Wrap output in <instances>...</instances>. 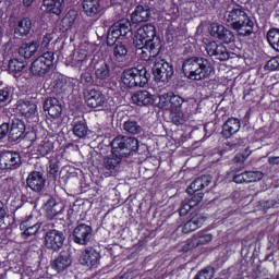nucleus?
Wrapping results in <instances>:
<instances>
[{
	"mask_svg": "<svg viewBox=\"0 0 279 279\" xmlns=\"http://www.w3.org/2000/svg\"><path fill=\"white\" fill-rule=\"evenodd\" d=\"M133 45L136 47L142 60H151L160 53V38L156 37V26L146 24L141 26L133 38Z\"/></svg>",
	"mask_w": 279,
	"mask_h": 279,
	"instance_id": "1",
	"label": "nucleus"
},
{
	"mask_svg": "<svg viewBox=\"0 0 279 279\" xmlns=\"http://www.w3.org/2000/svg\"><path fill=\"white\" fill-rule=\"evenodd\" d=\"M223 19L228 27L238 32L239 36H252L254 34V22L243 8L238 7L225 12Z\"/></svg>",
	"mask_w": 279,
	"mask_h": 279,
	"instance_id": "2",
	"label": "nucleus"
},
{
	"mask_svg": "<svg viewBox=\"0 0 279 279\" xmlns=\"http://www.w3.org/2000/svg\"><path fill=\"white\" fill-rule=\"evenodd\" d=\"M182 69L184 75L187 76L189 80H194L196 82L210 77V73H213L210 61L199 57L186 59L183 62Z\"/></svg>",
	"mask_w": 279,
	"mask_h": 279,
	"instance_id": "3",
	"label": "nucleus"
},
{
	"mask_svg": "<svg viewBox=\"0 0 279 279\" xmlns=\"http://www.w3.org/2000/svg\"><path fill=\"white\" fill-rule=\"evenodd\" d=\"M53 60L54 57L52 51L45 52L31 64V73L43 77V75L49 73L51 66H53Z\"/></svg>",
	"mask_w": 279,
	"mask_h": 279,
	"instance_id": "4",
	"label": "nucleus"
},
{
	"mask_svg": "<svg viewBox=\"0 0 279 279\" xmlns=\"http://www.w3.org/2000/svg\"><path fill=\"white\" fill-rule=\"evenodd\" d=\"M132 32V24L129 20H120L116 22L108 32L107 43L108 45H114L121 36H128Z\"/></svg>",
	"mask_w": 279,
	"mask_h": 279,
	"instance_id": "5",
	"label": "nucleus"
},
{
	"mask_svg": "<svg viewBox=\"0 0 279 279\" xmlns=\"http://www.w3.org/2000/svg\"><path fill=\"white\" fill-rule=\"evenodd\" d=\"M156 82H169L173 77V65L160 59L156 60L153 66Z\"/></svg>",
	"mask_w": 279,
	"mask_h": 279,
	"instance_id": "6",
	"label": "nucleus"
},
{
	"mask_svg": "<svg viewBox=\"0 0 279 279\" xmlns=\"http://www.w3.org/2000/svg\"><path fill=\"white\" fill-rule=\"evenodd\" d=\"M93 239V227L86 223L77 225L73 230V241L77 245H88Z\"/></svg>",
	"mask_w": 279,
	"mask_h": 279,
	"instance_id": "7",
	"label": "nucleus"
},
{
	"mask_svg": "<svg viewBox=\"0 0 279 279\" xmlns=\"http://www.w3.org/2000/svg\"><path fill=\"white\" fill-rule=\"evenodd\" d=\"M64 233L56 229L49 230L45 234V246L47 250H52V252H58L64 245Z\"/></svg>",
	"mask_w": 279,
	"mask_h": 279,
	"instance_id": "8",
	"label": "nucleus"
},
{
	"mask_svg": "<svg viewBox=\"0 0 279 279\" xmlns=\"http://www.w3.org/2000/svg\"><path fill=\"white\" fill-rule=\"evenodd\" d=\"M84 95L85 101L89 108H98V110H101L108 106V99L97 89H87Z\"/></svg>",
	"mask_w": 279,
	"mask_h": 279,
	"instance_id": "9",
	"label": "nucleus"
},
{
	"mask_svg": "<svg viewBox=\"0 0 279 279\" xmlns=\"http://www.w3.org/2000/svg\"><path fill=\"white\" fill-rule=\"evenodd\" d=\"M19 167H21V155L19 153H0V169H19Z\"/></svg>",
	"mask_w": 279,
	"mask_h": 279,
	"instance_id": "10",
	"label": "nucleus"
},
{
	"mask_svg": "<svg viewBox=\"0 0 279 279\" xmlns=\"http://www.w3.org/2000/svg\"><path fill=\"white\" fill-rule=\"evenodd\" d=\"M206 53L210 57H215L217 60L221 62L230 59V53H228V49L223 44H217L216 41H210L205 47Z\"/></svg>",
	"mask_w": 279,
	"mask_h": 279,
	"instance_id": "11",
	"label": "nucleus"
},
{
	"mask_svg": "<svg viewBox=\"0 0 279 279\" xmlns=\"http://www.w3.org/2000/svg\"><path fill=\"white\" fill-rule=\"evenodd\" d=\"M125 60H128V46L123 43L114 44L110 56V64H112V66H121Z\"/></svg>",
	"mask_w": 279,
	"mask_h": 279,
	"instance_id": "12",
	"label": "nucleus"
},
{
	"mask_svg": "<svg viewBox=\"0 0 279 279\" xmlns=\"http://www.w3.org/2000/svg\"><path fill=\"white\" fill-rule=\"evenodd\" d=\"M210 35L214 38H218L226 45H230V43H234V34H232L226 26L221 24H213L210 29Z\"/></svg>",
	"mask_w": 279,
	"mask_h": 279,
	"instance_id": "13",
	"label": "nucleus"
},
{
	"mask_svg": "<svg viewBox=\"0 0 279 279\" xmlns=\"http://www.w3.org/2000/svg\"><path fill=\"white\" fill-rule=\"evenodd\" d=\"M210 241H213V233L198 232L186 241L184 251L189 252V250H195V247H199V245H207Z\"/></svg>",
	"mask_w": 279,
	"mask_h": 279,
	"instance_id": "14",
	"label": "nucleus"
},
{
	"mask_svg": "<svg viewBox=\"0 0 279 279\" xmlns=\"http://www.w3.org/2000/svg\"><path fill=\"white\" fill-rule=\"evenodd\" d=\"M82 8L84 14H86V16H90L92 19L101 16V14H104V7H101V2L99 0H83Z\"/></svg>",
	"mask_w": 279,
	"mask_h": 279,
	"instance_id": "15",
	"label": "nucleus"
},
{
	"mask_svg": "<svg viewBox=\"0 0 279 279\" xmlns=\"http://www.w3.org/2000/svg\"><path fill=\"white\" fill-rule=\"evenodd\" d=\"M68 62L75 69H82L88 64V50L85 47H80L72 56L69 57Z\"/></svg>",
	"mask_w": 279,
	"mask_h": 279,
	"instance_id": "16",
	"label": "nucleus"
},
{
	"mask_svg": "<svg viewBox=\"0 0 279 279\" xmlns=\"http://www.w3.org/2000/svg\"><path fill=\"white\" fill-rule=\"evenodd\" d=\"M26 184L28 189L34 191V193H40L45 189L46 180L43 172L33 171L28 174L26 179Z\"/></svg>",
	"mask_w": 279,
	"mask_h": 279,
	"instance_id": "17",
	"label": "nucleus"
},
{
	"mask_svg": "<svg viewBox=\"0 0 279 279\" xmlns=\"http://www.w3.org/2000/svg\"><path fill=\"white\" fill-rule=\"evenodd\" d=\"M73 264V258H71V254L61 253L52 263V269L57 271V274H62L66 271L68 268Z\"/></svg>",
	"mask_w": 279,
	"mask_h": 279,
	"instance_id": "18",
	"label": "nucleus"
},
{
	"mask_svg": "<svg viewBox=\"0 0 279 279\" xmlns=\"http://www.w3.org/2000/svg\"><path fill=\"white\" fill-rule=\"evenodd\" d=\"M44 110L48 112L52 119H58L62 114V105L57 98H48L44 102Z\"/></svg>",
	"mask_w": 279,
	"mask_h": 279,
	"instance_id": "19",
	"label": "nucleus"
},
{
	"mask_svg": "<svg viewBox=\"0 0 279 279\" xmlns=\"http://www.w3.org/2000/svg\"><path fill=\"white\" fill-rule=\"evenodd\" d=\"M241 130V120L236 118H229L222 125V136L223 138H230L232 134H236Z\"/></svg>",
	"mask_w": 279,
	"mask_h": 279,
	"instance_id": "20",
	"label": "nucleus"
},
{
	"mask_svg": "<svg viewBox=\"0 0 279 279\" xmlns=\"http://www.w3.org/2000/svg\"><path fill=\"white\" fill-rule=\"evenodd\" d=\"M38 47H40L38 40L25 43L20 46L19 53L22 58L29 60V58H33L36 54V51H38Z\"/></svg>",
	"mask_w": 279,
	"mask_h": 279,
	"instance_id": "21",
	"label": "nucleus"
},
{
	"mask_svg": "<svg viewBox=\"0 0 279 279\" xmlns=\"http://www.w3.org/2000/svg\"><path fill=\"white\" fill-rule=\"evenodd\" d=\"M101 255L97 251L86 250L81 257V263L82 265H87V267H97Z\"/></svg>",
	"mask_w": 279,
	"mask_h": 279,
	"instance_id": "22",
	"label": "nucleus"
},
{
	"mask_svg": "<svg viewBox=\"0 0 279 279\" xmlns=\"http://www.w3.org/2000/svg\"><path fill=\"white\" fill-rule=\"evenodd\" d=\"M132 101L136 106H149L154 104V95L147 90L137 92L132 96Z\"/></svg>",
	"mask_w": 279,
	"mask_h": 279,
	"instance_id": "23",
	"label": "nucleus"
},
{
	"mask_svg": "<svg viewBox=\"0 0 279 279\" xmlns=\"http://www.w3.org/2000/svg\"><path fill=\"white\" fill-rule=\"evenodd\" d=\"M17 110L19 112H21V114H23V117L29 119L31 117H34V114H36L38 107L34 101L24 100L20 101V104L17 105Z\"/></svg>",
	"mask_w": 279,
	"mask_h": 279,
	"instance_id": "24",
	"label": "nucleus"
},
{
	"mask_svg": "<svg viewBox=\"0 0 279 279\" xmlns=\"http://www.w3.org/2000/svg\"><path fill=\"white\" fill-rule=\"evenodd\" d=\"M23 134H25V124L21 120H14L9 131L10 141L16 142Z\"/></svg>",
	"mask_w": 279,
	"mask_h": 279,
	"instance_id": "25",
	"label": "nucleus"
},
{
	"mask_svg": "<svg viewBox=\"0 0 279 279\" xmlns=\"http://www.w3.org/2000/svg\"><path fill=\"white\" fill-rule=\"evenodd\" d=\"M151 16V12L149 9H145L143 7H136L135 11L131 15L132 23H145L146 21H149V17Z\"/></svg>",
	"mask_w": 279,
	"mask_h": 279,
	"instance_id": "26",
	"label": "nucleus"
},
{
	"mask_svg": "<svg viewBox=\"0 0 279 279\" xmlns=\"http://www.w3.org/2000/svg\"><path fill=\"white\" fill-rule=\"evenodd\" d=\"M210 177L209 175H203L197 178L195 181H193L190 184V187L187 189V193H198V191H202L203 189H206L210 184Z\"/></svg>",
	"mask_w": 279,
	"mask_h": 279,
	"instance_id": "27",
	"label": "nucleus"
},
{
	"mask_svg": "<svg viewBox=\"0 0 279 279\" xmlns=\"http://www.w3.org/2000/svg\"><path fill=\"white\" fill-rule=\"evenodd\" d=\"M64 0H44V8L46 12L50 14H62V5Z\"/></svg>",
	"mask_w": 279,
	"mask_h": 279,
	"instance_id": "28",
	"label": "nucleus"
},
{
	"mask_svg": "<svg viewBox=\"0 0 279 279\" xmlns=\"http://www.w3.org/2000/svg\"><path fill=\"white\" fill-rule=\"evenodd\" d=\"M95 75L96 80H108V77H110V65H108L106 61L97 63L95 65Z\"/></svg>",
	"mask_w": 279,
	"mask_h": 279,
	"instance_id": "29",
	"label": "nucleus"
},
{
	"mask_svg": "<svg viewBox=\"0 0 279 279\" xmlns=\"http://www.w3.org/2000/svg\"><path fill=\"white\" fill-rule=\"evenodd\" d=\"M136 68L124 70L121 80L126 88H134Z\"/></svg>",
	"mask_w": 279,
	"mask_h": 279,
	"instance_id": "30",
	"label": "nucleus"
},
{
	"mask_svg": "<svg viewBox=\"0 0 279 279\" xmlns=\"http://www.w3.org/2000/svg\"><path fill=\"white\" fill-rule=\"evenodd\" d=\"M73 134L77 138H86L88 134V126L84 120L73 122Z\"/></svg>",
	"mask_w": 279,
	"mask_h": 279,
	"instance_id": "31",
	"label": "nucleus"
},
{
	"mask_svg": "<svg viewBox=\"0 0 279 279\" xmlns=\"http://www.w3.org/2000/svg\"><path fill=\"white\" fill-rule=\"evenodd\" d=\"M29 32H32V20L24 17L17 23L15 34H19V36H28Z\"/></svg>",
	"mask_w": 279,
	"mask_h": 279,
	"instance_id": "32",
	"label": "nucleus"
},
{
	"mask_svg": "<svg viewBox=\"0 0 279 279\" xmlns=\"http://www.w3.org/2000/svg\"><path fill=\"white\" fill-rule=\"evenodd\" d=\"M20 229L23 230L24 236H34L40 230V223H33L29 220L23 221L20 225Z\"/></svg>",
	"mask_w": 279,
	"mask_h": 279,
	"instance_id": "33",
	"label": "nucleus"
},
{
	"mask_svg": "<svg viewBox=\"0 0 279 279\" xmlns=\"http://www.w3.org/2000/svg\"><path fill=\"white\" fill-rule=\"evenodd\" d=\"M135 83H134V88L135 86H140V88H143L148 82L149 77L147 76V69L143 68L141 70L135 68Z\"/></svg>",
	"mask_w": 279,
	"mask_h": 279,
	"instance_id": "34",
	"label": "nucleus"
},
{
	"mask_svg": "<svg viewBox=\"0 0 279 279\" xmlns=\"http://www.w3.org/2000/svg\"><path fill=\"white\" fill-rule=\"evenodd\" d=\"M53 142L49 138H45L37 147V154L39 156H48L53 151Z\"/></svg>",
	"mask_w": 279,
	"mask_h": 279,
	"instance_id": "35",
	"label": "nucleus"
},
{
	"mask_svg": "<svg viewBox=\"0 0 279 279\" xmlns=\"http://www.w3.org/2000/svg\"><path fill=\"white\" fill-rule=\"evenodd\" d=\"M123 130H125L128 134L136 135L143 132V126L135 120H128L123 124Z\"/></svg>",
	"mask_w": 279,
	"mask_h": 279,
	"instance_id": "36",
	"label": "nucleus"
},
{
	"mask_svg": "<svg viewBox=\"0 0 279 279\" xmlns=\"http://www.w3.org/2000/svg\"><path fill=\"white\" fill-rule=\"evenodd\" d=\"M75 19H77V12L73 10L69 11L61 21L62 27H64L65 31L71 29L75 23Z\"/></svg>",
	"mask_w": 279,
	"mask_h": 279,
	"instance_id": "37",
	"label": "nucleus"
},
{
	"mask_svg": "<svg viewBox=\"0 0 279 279\" xmlns=\"http://www.w3.org/2000/svg\"><path fill=\"white\" fill-rule=\"evenodd\" d=\"M267 40L270 47L275 49V51H279V31L278 29H270L267 34Z\"/></svg>",
	"mask_w": 279,
	"mask_h": 279,
	"instance_id": "38",
	"label": "nucleus"
},
{
	"mask_svg": "<svg viewBox=\"0 0 279 279\" xmlns=\"http://www.w3.org/2000/svg\"><path fill=\"white\" fill-rule=\"evenodd\" d=\"M59 206L60 205H58L56 199L50 198V199H48V202L45 205V210H46L48 216L56 217L58 215V213H60Z\"/></svg>",
	"mask_w": 279,
	"mask_h": 279,
	"instance_id": "39",
	"label": "nucleus"
},
{
	"mask_svg": "<svg viewBox=\"0 0 279 279\" xmlns=\"http://www.w3.org/2000/svg\"><path fill=\"white\" fill-rule=\"evenodd\" d=\"M111 149L113 154H118V151H123L125 149V136H117L111 142Z\"/></svg>",
	"mask_w": 279,
	"mask_h": 279,
	"instance_id": "40",
	"label": "nucleus"
},
{
	"mask_svg": "<svg viewBox=\"0 0 279 279\" xmlns=\"http://www.w3.org/2000/svg\"><path fill=\"white\" fill-rule=\"evenodd\" d=\"M124 149L129 154H134L138 149V140L135 137H124Z\"/></svg>",
	"mask_w": 279,
	"mask_h": 279,
	"instance_id": "41",
	"label": "nucleus"
},
{
	"mask_svg": "<svg viewBox=\"0 0 279 279\" xmlns=\"http://www.w3.org/2000/svg\"><path fill=\"white\" fill-rule=\"evenodd\" d=\"M25 69V62L19 61L17 59H11L9 61L10 73H21Z\"/></svg>",
	"mask_w": 279,
	"mask_h": 279,
	"instance_id": "42",
	"label": "nucleus"
},
{
	"mask_svg": "<svg viewBox=\"0 0 279 279\" xmlns=\"http://www.w3.org/2000/svg\"><path fill=\"white\" fill-rule=\"evenodd\" d=\"M170 119L172 120V123H174V125H182V123H184V121H185L184 113L182 112V109L171 110Z\"/></svg>",
	"mask_w": 279,
	"mask_h": 279,
	"instance_id": "43",
	"label": "nucleus"
},
{
	"mask_svg": "<svg viewBox=\"0 0 279 279\" xmlns=\"http://www.w3.org/2000/svg\"><path fill=\"white\" fill-rule=\"evenodd\" d=\"M159 108L162 110H170L171 111V95L170 94H162L159 96Z\"/></svg>",
	"mask_w": 279,
	"mask_h": 279,
	"instance_id": "44",
	"label": "nucleus"
},
{
	"mask_svg": "<svg viewBox=\"0 0 279 279\" xmlns=\"http://www.w3.org/2000/svg\"><path fill=\"white\" fill-rule=\"evenodd\" d=\"M12 101V87L0 89V104H10Z\"/></svg>",
	"mask_w": 279,
	"mask_h": 279,
	"instance_id": "45",
	"label": "nucleus"
},
{
	"mask_svg": "<svg viewBox=\"0 0 279 279\" xmlns=\"http://www.w3.org/2000/svg\"><path fill=\"white\" fill-rule=\"evenodd\" d=\"M182 104L184 99L179 95H171L170 111L171 110H182Z\"/></svg>",
	"mask_w": 279,
	"mask_h": 279,
	"instance_id": "46",
	"label": "nucleus"
},
{
	"mask_svg": "<svg viewBox=\"0 0 279 279\" xmlns=\"http://www.w3.org/2000/svg\"><path fill=\"white\" fill-rule=\"evenodd\" d=\"M214 276H215V269H213V268H205V269H202L194 277V279H213Z\"/></svg>",
	"mask_w": 279,
	"mask_h": 279,
	"instance_id": "47",
	"label": "nucleus"
},
{
	"mask_svg": "<svg viewBox=\"0 0 279 279\" xmlns=\"http://www.w3.org/2000/svg\"><path fill=\"white\" fill-rule=\"evenodd\" d=\"M190 221L192 222L196 230H199V228H202V226H204V223L206 222V217L203 216L202 214H198L192 217Z\"/></svg>",
	"mask_w": 279,
	"mask_h": 279,
	"instance_id": "48",
	"label": "nucleus"
},
{
	"mask_svg": "<svg viewBox=\"0 0 279 279\" xmlns=\"http://www.w3.org/2000/svg\"><path fill=\"white\" fill-rule=\"evenodd\" d=\"M60 171V165L58 161H50L49 167H48V173L50 178L56 180L58 178V172Z\"/></svg>",
	"mask_w": 279,
	"mask_h": 279,
	"instance_id": "49",
	"label": "nucleus"
},
{
	"mask_svg": "<svg viewBox=\"0 0 279 279\" xmlns=\"http://www.w3.org/2000/svg\"><path fill=\"white\" fill-rule=\"evenodd\" d=\"M53 38H56V32L53 31H48L44 35L43 43H41V46L44 47V49H47V47H49V43H51Z\"/></svg>",
	"mask_w": 279,
	"mask_h": 279,
	"instance_id": "50",
	"label": "nucleus"
},
{
	"mask_svg": "<svg viewBox=\"0 0 279 279\" xmlns=\"http://www.w3.org/2000/svg\"><path fill=\"white\" fill-rule=\"evenodd\" d=\"M265 71H277L279 69V58L270 59L264 66Z\"/></svg>",
	"mask_w": 279,
	"mask_h": 279,
	"instance_id": "51",
	"label": "nucleus"
},
{
	"mask_svg": "<svg viewBox=\"0 0 279 279\" xmlns=\"http://www.w3.org/2000/svg\"><path fill=\"white\" fill-rule=\"evenodd\" d=\"M119 161L116 158L108 157L107 159H105V168L108 169V171L117 169Z\"/></svg>",
	"mask_w": 279,
	"mask_h": 279,
	"instance_id": "52",
	"label": "nucleus"
},
{
	"mask_svg": "<svg viewBox=\"0 0 279 279\" xmlns=\"http://www.w3.org/2000/svg\"><path fill=\"white\" fill-rule=\"evenodd\" d=\"M248 182H258L263 178V172L260 171H248Z\"/></svg>",
	"mask_w": 279,
	"mask_h": 279,
	"instance_id": "53",
	"label": "nucleus"
},
{
	"mask_svg": "<svg viewBox=\"0 0 279 279\" xmlns=\"http://www.w3.org/2000/svg\"><path fill=\"white\" fill-rule=\"evenodd\" d=\"M195 208L190 202L185 203L182 205V207L180 208V216L181 217H185V215H189V213H191V210Z\"/></svg>",
	"mask_w": 279,
	"mask_h": 279,
	"instance_id": "54",
	"label": "nucleus"
},
{
	"mask_svg": "<svg viewBox=\"0 0 279 279\" xmlns=\"http://www.w3.org/2000/svg\"><path fill=\"white\" fill-rule=\"evenodd\" d=\"M204 199V193L198 192L195 195L192 196V198L189 201L192 206H197V204H199Z\"/></svg>",
	"mask_w": 279,
	"mask_h": 279,
	"instance_id": "55",
	"label": "nucleus"
},
{
	"mask_svg": "<svg viewBox=\"0 0 279 279\" xmlns=\"http://www.w3.org/2000/svg\"><path fill=\"white\" fill-rule=\"evenodd\" d=\"M10 132V124L9 123H2L0 125V141L5 138Z\"/></svg>",
	"mask_w": 279,
	"mask_h": 279,
	"instance_id": "56",
	"label": "nucleus"
},
{
	"mask_svg": "<svg viewBox=\"0 0 279 279\" xmlns=\"http://www.w3.org/2000/svg\"><path fill=\"white\" fill-rule=\"evenodd\" d=\"M195 227L193 225V222L191 220H189L184 226H183V229H182V232L184 234H191V232H195Z\"/></svg>",
	"mask_w": 279,
	"mask_h": 279,
	"instance_id": "57",
	"label": "nucleus"
},
{
	"mask_svg": "<svg viewBox=\"0 0 279 279\" xmlns=\"http://www.w3.org/2000/svg\"><path fill=\"white\" fill-rule=\"evenodd\" d=\"M5 215H8V213L5 211L3 204L0 203V227L3 225V221L5 220Z\"/></svg>",
	"mask_w": 279,
	"mask_h": 279,
	"instance_id": "58",
	"label": "nucleus"
},
{
	"mask_svg": "<svg viewBox=\"0 0 279 279\" xmlns=\"http://www.w3.org/2000/svg\"><path fill=\"white\" fill-rule=\"evenodd\" d=\"M233 182H235V184H243V182H245L244 172L234 175L233 177Z\"/></svg>",
	"mask_w": 279,
	"mask_h": 279,
	"instance_id": "59",
	"label": "nucleus"
},
{
	"mask_svg": "<svg viewBox=\"0 0 279 279\" xmlns=\"http://www.w3.org/2000/svg\"><path fill=\"white\" fill-rule=\"evenodd\" d=\"M247 157L243 156V155H236L233 159L234 162H245Z\"/></svg>",
	"mask_w": 279,
	"mask_h": 279,
	"instance_id": "60",
	"label": "nucleus"
},
{
	"mask_svg": "<svg viewBox=\"0 0 279 279\" xmlns=\"http://www.w3.org/2000/svg\"><path fill=\"white\" fill-rule=\"evenodd\" d=\"M268 162H269V165H279V156L278 157H269Z\"/></svg>",
	"mask_w": 279,
	"mask_h": 279,
	"instance_id": "61",
	"label": "nucleus"
},
{
	"mask_svg": "<svg viewBox=\"0 0 279 279\" xmlns=\"http://www.w3.org/2000/svg\"><path fill=\"white\" fill-rule=\"evenodd\" d=\"M23 5L24 8H31L32 4L34 3V0H23Z\"/></svg>",
	"mask_w": 279,
	"mask_h": 279,
	"instance_id": "62",
	"label": "nucleus"
},
{
	"mask_svg": "<svg viewBox=\"0 0 279 279\" xmlns=\"http://www.w3.org/2000/svg\"><path fill=\"white\" fill-rule=\"evenodd\" d=\"M244 182L250 183V174L248 172H244Z\"/></svg>",
	"mask_w": 279,
	"mask_h": 279,
	"instance_id": "63",
	"label": "nucleus"
},
{
	"mask_svg": "<svg viewBox=\"0 0 279 279\" xmlns=\"http://www.w3.org/2000/svg\"><path fill=\"white\" fill-rule=\"evenodd\" d=\"M90 80H92L90 76H88V77L86 78V82H90Z\"/></svg>",
	"mask_w": 279,
	"mask_h": 279,
	"instance_id": "64",
	"label": "nucleus"
}]
</instances>
